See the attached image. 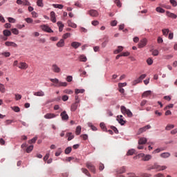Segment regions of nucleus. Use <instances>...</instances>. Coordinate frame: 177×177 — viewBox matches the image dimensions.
Listing matches in <instances>:
<instances>
[{
	"instance_id": "43",
	"label": "nucleus",
	"mask_w": 177,
	"mask_h": 177,
	"mask_svg": "<svg viewBox=\"0 0 177 177\" xmlns=\"http://www.w3.org/2000/svg\"><path fill=\"white\" fill-rule=\"evenodd\" d=\"M85 92V89H75V93L76 95H78V93H84Z\"/></svg>"
},
{
	"instance_id": "21",
	"label": "nucleus",
	"mask_w": 177,
	"mask_h": 177,
	"mask_svg": "<svg viewBox=\"0 0 177 177\" xmlns=\"http://www.w3.org/2000/svg\"><path fill=\"white\" fill-rule=\"evenodd\" d=\"M42 30L46 32H53V30H52V29L46 25L43 26Z\"/></svg>"
},
{
	"instance_id": "34",
	"label": "nucleus",
	"mask_w": 177,
	"mask_h": 177,
	"mask_svg": "<svg viewBox=\"0 0 177 177\" xmlns=\"http://www.w3.org/2000/svg\"><path fill=\"white\" fill-rule=\"evenodd\" d=\"M175 128V125L174 124H167L165 129L166 131H171V129H174Z\"/></svg>"
},
{
	"instance_id": "44",
	"label": "nucleus",
	"mask_w": 177,
	"mask_h": 177,
	"mask_svg": "<svg viewBox=\"0 0 177 177\" xmlns=\"http://www.w3.org/2000/svg\"><path fill=\"white\" fill-rule=\"evenodd\" d=\"M73 150V149L71 148V147H68L65 149V153L66 154H70L71 153V151Z\"/></svg>"
},
{
	"instance_id": "16",
	"label": "nucleus",
	"mask_w": 177,
	"mask_h": 177,
	"mask_svg": "<svg viewBox=\"0 0 177 177\" xmlns=\"http://www.w3.org/2000/svg\"><path fill=\"white\" fill-rule=\"evenodd\" d=\"M71 46L72 48H73L74 49H78V48H80V46H81V43L78 42V41H73L71 43Z\"/></svg>"
},
{
	"instance_id": "6",
	"label": "nucleus",
	"mask_w": 177,
	"mask_h": 177,
	"mask_svg": "<svg viewBox=\"0 0 177 177\" xmlns=\"http://www.w3.org/2000/svg\"><path fill=\"white\" fill-rule=\"evenodd\" d=\"M51 69H52V71H53V73H56L57 74H59V73L62 71V69L60 68V67H59V66H57V64H54L52 65Z\"/></svg>"
},
{
	"instance_id": "42",
	"label": "nucleus",
	"mask_w": 177,
	"mask_h": 177,
	"mask_svg": "<svg viewBox=\"0 0 177 177\" xmlns=\"http://www.w3.org/2000/svg\"><path fill=\"white\" fill-rule=\"evenodd\" d=\"M125 171H127V169L125 168V167H122L119 169L118 174H124L125 173Z\"/></svg>"
},
{
	"instance_id": "14",
	"label": "nucleus",
	"mask_w": 177,
	"mask_h": 177,
	"mask_svg": "<svg viewBox=\"0 0 177 177\" xmlns=\"http://www.w3.org/2000/svg\"><path fill=\"white\" fill-rule=\"evenodd\" d=\"M79 104H80V101H75L73 104H72L71 106V111H75V110H77V109L78 108Z\"/></svg>"
},
{
	"instance_id": "25",
	"label": "nucleus",
	"mask_w": 177,
	"mask_h": 177,
	"mask_svg": "<svg viewBox=\"0 0 177 177\" xmlns=\"http://www.w3.org/2000/svg\"><path fill=\"white\" fill-rule=\"evenodd\" d=\"M147 142V139L146 138H141L138 140L139 145H146Z\"/></svg>"
},
{
	"instance_id": "56",
	"label": "nucleus",
	"mask_w": 177,
	"mask_h": 177,
	"mask_svg": "<svg viewBox=\"0 0 177 177\" xmlns=\"http://www.w3.org/2000/svg\"><path fill=\"white\" fill-rule=\"evenodd\" d=\"M8 20L9 23H16V19H15L14 18L8 17Z\"/></svg>"
},
{
	"instance_id": "48",
	"label": "nucleus",
	"mask_w": 177,
	"mask_h": 177,
	"mask_svg": "<svg viewBox=\"0 0 177 177\" xmlns=\"http://www.w3.org/2000/svg\"><path fill=\"white\" fill-rule=\"evenodd\" d=\"M100 127L101 129H103V131H107V129L106 128V124H104V122L100 123Z\"/></svg>"
},
{
	"instance_id": "45",
	"label": "nucleus",
	"mask_w": 177,
	"mask_h": 177,
	"mask_svg": "<svg viewBox=\"0 0 177 177\" xmlns=\"http://www.w3.org/2000/svg\"><path fill=\"white\" fill-rule=\"evenodd\" d=\"M0 92H1V93H5L6 92L5 86L2 84H0Z\"/></svg>"
},
{
	"instance_id": "46",
	"label": "nucleus",
	"mask_w": 177,
	"mask_h": 177,
	"mask_svg": "<svg viewBox=\"0 0 177 177\" xmlns=\"http://www.w3.org/2000/svg\"><path fill=\"white\" fill-rule=\"evenodd\" d=\"M37 139H38V138L35 137L32 139L28 140L29 145H32V143H35L37 142Z\"/></svg>"
},
{
	"instance_id": "58",
	"label": "nucleus",
	"mask_w": 177,
	"mask_h": 177,
	"mask_svg": "<svg viewBox=\"0 0 177 177\" xmlns=\"http://www.w3.org/2000/svg\"><path fill=\"white\" fill-rule=\"evenodd\" d=\"M80 31V32H88V30L84 27H81Z\"/></svg>"
},
{
	"instance_id": "64",
	"label": "nucleus",
	"mask_w": 177,
	"mask_h": 177,
	"mask_svg": "<svg viewBox=\"0 0 177 177\" xmlns=\"http://www.w3.org/2000/svg\"><path fill=\"white\" fill-rule=\"evenodd\" d=\"M66 81L68 82H71V81H73V76H68L67 77H66Z\"/></svg>"
},
{
	"instance_id": "62",
	"label": "nucleus",
	"mask_w": 177,
	"mask_h": 177,
	"mask_svg": "<svg viewBox=\"0 0 177 177\" xmlns=\"http://www.w3.org/2000/svg\"><path fill=\"white\" fill-rule=\"evenodd\" d=\"M119 88H123V86H127V82L124 83H119L118 84Z\"/></svg>"
},
{
	"instance_id": "24",
	"label": "nucleus",
	"mask_w": 177,
	"mask_h": 177,
	"mask_svg": "<svg viewBox=\"0 0 177 177\" xmlns=\"http://www.w3.org/2000/svg\"><path fill=\"white\" fill-rule=\"evenodd\" d=\"M34 96H39V97L45 96V93L40 90L37 92H35Z\"/></svg>"
},
{
	"instance_id": "32",
	"label": "nucleus",
	"mask_w": 177,
	"mask_h": 177,
	"mask_svg": "<svg viewBox=\"0 0 177 177\" xmlns=\"http://www.w3.org/2000/svg\"><path fill=\"white\" fill-rule=\"evenodd\" d=\"M68 25L69 26V27H72V28H77V24L71 22V21L70 20L68 21Z\"/></svg>"
},
{
	"instance_id": "47",
	"label": "nucleus",
	"mask_w": 177,
	"mask_h": 177,
	"mask_svg": "<svg viewBox=\"0 0 177 177\" xmlns=\"http://www.w3.org/2000/svg\"><path fill=\"white\" fill-rule=\"evenodd\" d=\"M25 21H26V23H28L29 24L34 23V21L32 20V19L30 17L26 18Z\"/></svg>"
},
{
	"instance_id": "39",
	"label": "nucleus",
	"mask_w": 177,
	"mask_h": 177,
	"mask_svg": "<svg viewBox=\"0 0 177 177\" xmlns=\"http://www.w3.org/2000/svg\"><path fill=\"white\" fill-rule=\"evenodd\" d=\"M82 171L83 172V174H85V175H86L87 176H91V174H89V171H88V169L82 168Z\"/></svg>"
},
{
	"instance_id": "59",
	"label": "nucleus",
	"mask_w": 177,
	"mask_h": 177,
	"mask_svg": "<svg viewBox=\"0 0 177 177\" xmlns=\"http://www.w3.org/2000/svg\"><path fill=\"white\" fill-rule=\"evenodd\" d=\"M170 3L172 5V6H177V2L175 0H170Z\"/></svg>"
},
{
	"instance_id": "26",
	"label": "nucleus",
	"mask_w": 177,
	"mask_h": 177,
	"mask_svg": "<svg viewBox=\"0 0 177 177\" xmlns=\"http://www.w3.org/2000/svg\"><path fill=\"white\" fill-rule=\"evenodd\" d=\"M160 157L162 158H168L169 157H171V153L169 152H165L160 154Z\"/></svg>"
},
{
	"instance_id": "31",
	"label": "nucleus",
	"mask_w": 177,
	"mask_h": 177,
	"mask_svg": "<svg viewBox=\"0 0 177 177\" xmlns=\"http://www.w3.org/2000/svg\"><path fill=\"white\" fill-rule=\"evenodd\" d=\"M150 95H151V91H147L142 93V97H147V96H150Z\"/></svg>"
},
{
	"instance_id": "7",
	"label": "nucleus",
	"mask_w": 177,
	"mask_h": 177,
	"mask_svg": "<svg viewBox=\"0 0 177 177\" xmlns=\"http://www.w3.org/2000/svg\"><path fill=\"white\" fill-rule=\"evenodd\" d=\"M150 128H151V126H150V124H148L144 127H142V128L139 129L137 134L140 135L141 133H143V132H146V131H147V129H150Z\"/></svg>"
},
{
	"instance_id": "3",
	"label": "nucleus",
	"mask_w": 177,
	"mask_h": 177,
	"mask_svg": "<svg viewBox=\"0 0 177 177\" xmlns=\"http://www.w3.org/2000/svg\"><path fill=\"white\" fill-rule=\"evenodd\" d=\"M138 157L142 158V161H149V160H151L152 156L150 154H145V153H140L138 154Z\"/></svg>"
},
{
	"instance_id": "35",
	"label": "nucleus",
	"mask_w": 177,
	"mask_h": 177,
	"mask_svg": "<svg viewBox=\"0 0 177 177\" xmlns=\"http://www.w3.org/2000/svg\"><path fill=\"white\" fill-rule=\"evenodd\" d=\"M34 149V145H30L26 148V153H31Z\"/></svg>"
},
{
	"instance_id": "8",
	"label": "nucleus",
	"mask_w": 177,
	"mask_h": 177,
	"mask_svg": "<svg viewBox=\"0 0 177 177\" xmlns=\"http://www.w3.org/2000/svg\"><path fill=\"white\" fill-rule=\"evenodd\" d=\"M88 15H90L91 17H97L99 16V12L96 10H90L88 11Z\"/></svg>"
},
{
	"instance_id": "27",
	"label": "nucleus",
	"mask_w": 177,
	"mask_h": 177,
	"mask_svg": "<svg viewBox=\"0 0 177 177\" xmlns=\"http://www.w3.org/2000/svg\"><path fill=\"white\" fill-rule=\"evenodd\" d=\"M58 27H59V32H62V31H63V28L64 27V25L63 24V23H62V21H58L57 23Z\"/></svg>"
},
{
	"instance_id": "28",
	"label": "nucleus",
	"mask_w": 177,
	"mask_h": 177,
	"mask_svg": "<svg viewBox=\"0 0 177 177\" xmlns=\"http://www.w3.org/2000/svg\"><path fill=\"white\" fill-rule=\"evenodd\" d=\"M3 34L4 37H10V35H12V32H10L9 30H4L3 31Z\"/></svg>"
},
{
	"instance_id": "1",
	"label": "nucleus",
	"mask_w": 177,
	"mask_h": 177,
	"mask_svg": "<svg viewBox=\"0 0 177 177\" xmlns=\"http://www.w3.org/2000/svg\"><path fill=\"white\" fill-rule=\"evenodd\" d=\"M50 81L53 83L51 84V86H55V88H60V86H67L68 85L67 82H60L57 78L50 79Z\"/></svg>"
},
{
	"instance_id": "61",
	"label": "nucleus",
	"mask_w": 177,
	"mask_h": 177,
	"mask_svg": "<svg viewBox=\"0 0 177 177\" xmlns=\"http://www.w3.org/2000/svg\"><path fill=\"white\" fill-rule=\"evenodd\" d=\"M174 107V104H170L165 108V110H168V109H172Z\"/></svg>"
},
{
	"instance_id": "22",
	"label": "nucleus",
	"mask_w": 177,
	"mask_h": 177,
	"mask_svg": "<svg viewBox=\"0 0 177 177\" xmlns=\"http://www.w3.org/2000/svg\"><path fill=\"white\" fill-rule=\"evenodd\" d=\"M57 48H63L64 46V39H61L57 43Z\"/></svg>"
},
{
	"instance_id": "60",
	"label": "nucleus",
	"mask_w": 177,
	"mask_h": 177,
	"mask_svg": "<svg viewBox=\"0 0 177 177\" xmlns=\"http://www.w3.org/2000/svg\"><path fill=\"white\" fill-rule=\"evenodd\" d=\"M91 24L92 26H99V22L97 20H94L91 21Z\"/></svg>"
},
{
	"instance_id": "38",
	"label": "nucleus",
	"mask_w": 177,
	"mask_h": 177,
	"mask_svg": "<svg viewBox=\"0 0 177 177\" xmlns=\"http://www.w3.org/2000/svg\"><path fill=\"white\" fill-rule=\"evenodd\" d=\"M135 154V149H129L127 151V156H133Z\"/></svg>"
},
{
	"instance_id": "2",
	"label": "nucleus",
	"mask_w": 177,
	"mask_h": 177,
	"mask_svg": "<svg viewBox=\"0 0 177 177\" xmlns=\"http://www.w3.org/2000/svg\"><path fill=\"white\" fill-rule=\"evenodd\" d=\"M120 110L122 113V114H127L129 117H132L133 114H132V112L129 109H127V108L124 106H122L120 107Z\"/></svg>"
},
{
	"instance_id": "52",
	"label": "nucleus",
	"mask_w": 177,
	"mask_h": 177,
	"mask_svg": "<svg viewBox=\"0 0 177 177\" xmlns=\"http://www.w3.org/2000/svg\"><path fill=\"white\" fill-rule=\"evenodd\" d=\"M158 53H160L159 52H158V50H152V55H153V56H158Z\"/></svg>"
},
{
	"instance_id": "29",
	"label": "nucleus",
	"mask_w": 177,
	"mask_h": 177,
	"mask_svg": "<svg viewBox=\"0 0 177 177\" xmlns=\"http://www.w3.org/2000/svg\"><path fill=\"white\" fill-rule=\"evenodd\" d=\"M66 138H68V142H70V140H73V138H74V135H73V133H67L66 134Z\"/></svg>"
},
{
	"instance_id": "12",
	"label": "nucleus",
	"mask_w": 177,
	"mask_h": 177,
	"mask_svg": "<svg viewBox=\"0 0 177 177\" xmlns=\"http://www.w3.org/2000/svg\"><path fill=\"white\" fill-rule=\"evenodd\" d=\"M60 116L62 118V121H68V115L66 111H64L60 113Z\"/></svg>"
},
{
	"instance_id": "11",
	"label": "nucleus",
	"mask_w": 177,
	"mask_h": 177,
	"mask_svg": "<svg viewBox=\"0 0 177 177\" xmlns=\"http://www.w3.org/2000/svg\"><path fill=\"white\" fill-rule=\"evenodd\" d=\"M17 67L21 70H27V68H28V64H27L26 62H20Z\"/></svg>"
},
{
	"instance_id": "53",
	"label": "nucleus",
	"mask_w": 177,
	"mask_h": 177,
	"mask_svg": "<svg viewBox=\"0 0 177 177\" xmlns=\"http://www.w3.org/2000/svg\"><path fill=\"white\" fill-rule=\"evenodd\" d=\"M147 63L149 66H151V64H153V59L151 58H148L147 59Z\"/></svg>"
},
{
	"instance_id": "13",
	"label": "nucleus",
	"mask_w": 177,
	"mask_h": 177,
	"mask_svg": "<svg viewBox=\"0 0 177 177\" xmlns=\"http://www.w3.org/2000/svg\"><path fill=\"white\" fill-rule=\"evenodd\" d=\"M153 169H157L158 171H164V169H167V166H160L155 163L153 165Z\"/></svg>"
},
{
	"instance_id": "20",
	"label": "nucleus",
	"mask_w": 177,
	"mask_h": 177,
	"mask_svg": "<svg viewBox=\"0 0 177 177\" xmlns=\"http://www.w3.org/2000/svg\"><path fill=\"white\" fill-rule=\"evenodd\" d=\"M50 20L53 23H56V13L54 11L50 12Z\"/></svg>"
},
{
	"instance_id": "33",
	"label": "nucleus",
	"mask_w": 177,
	"mask_h": 177,
	"mask_svg": "<svg viewBox=\"0 0 177 177\" xmlns=\"http://www.w3.org/2000/svg\"><path fill=\"white\" fill-rule=\"evenodd\" d=\"M37 5L39 8H44V0H37Z\"/></svg>"
},
{
	"instance_id": "17",
	"label": "nucleus",
	"mask_w": 177,
	"mask_h": 177,
	"mask_svg": "<svg viewBox=\"0 0 177 177\" xmlns=\"http://www.w3.org/2000/svg\"><path fill=\"white\" fill-rule=\"evenodd\" d=\"M56 115L55 113H46L44 115V118H46V120H50L52 118H55Z\"/></svg>"
},
{
	"instance_id": "51",
	"label": "nucleus",
	"mask_w": 177,
	"mask_h": 177,
	"mask_svg": "<svg viewBox=\"0 0 177 177\" xmlns=\"http://www.w3.org/2000/svg\"><path fill=\"white\" fill-rule=\"evenodd\" d=\"M71 34H70V33H65L63 35L62 38L64 39H67V38H69V37H71Z\"/></svg>"
},
{
	"instance_id": "9",
	"label": "nucleus",
	"mask_w": 177,
	"mask_h": 177,
	"mask_svg": "<svg viewBox=\"0 0 177 177\" xmlns=\"http://www.w3.org/2000/svg\"><path fill=\"white\" fill-rule=\"evenodd\" d=\"M86 166L93 174H96V168L91 162H87Z\"/></svg>"
},
{
	"instance_id": "49",
	"label": "nucleus",
	"mask_w": 177,
	"mask_h": 177,
	"mask_svg": "<svg viewBox=\"0 0 177 177\" xmlns=\"http://www.w3.org/2000/svg\"><path fill=\"white\" fill-rule=\"evenodd\" d=\"M2 56H4L5 57H9L10 56V52H3L1 53Z\"/></svg>"
},
{
	"instance_id": "30",
	"label": "nucleus",
	"mask_w": 177,
	"mask_h": 177,
	"mask_svg": "<svg viewBox=\"0 0 177 177\" xmlns=\"http://www.w3.org/2000/svg\"><path fill=\"white\" fill-rule=\"evenodd\" d=\"M122 50H124V47L121 46H119L118 47V49H116L115 51H114V53L115 55H117V53H120V52H122Z\"/></svg>"
},
{
	"instance_id": "18",
	"label": "nucleus",
	"mask_w": 177,
	"mask_h": 177,
	"mask_svg": "<svg viewBox=\"0 0 177 177\" xmlns=\"http://www.w3.org/2000/svg\"><path fill=\"white\" fill-rule=\"evenodd\" d=\"M6 46H12V48H17V44L13 41H6Z\"/></svg>"
},
{
	"instance_id": "40",
	"label": "nucleus",
	"mask_w": 177,
	"mask_h": 177,
	"mask_svg": "<svg viewBox=\"0 0 177 177\" xmlns=\"http://www.w3.org/2000/svg\"><path fill=\"white\" fill-rule=\"evenodd\" d=\"M156 12H158L159 13H165V10H164L162 8L158 7L156 9Z\"/></svg>"
},
{
	"instance_id": "63",
	"label": "nucleus",
	"mask_w": 177,
	"mask_h": 177,
	"mask_svg": "<svg viewBox=\"0 0 177 177\" xmlns=\"http://www.w3.org/2000/svg\"><path fill=\"white\" fill-rule=\"evenodd\" d=\"M21 99V95L20 94H15V100H20Z\"/></svg>"
},
{
	"instance_id": "19",
	"label": "nucleus",
	"mask_w": 177,
	"mask_h": 177,
	"mask_svg": "<svg viewBox=\"0 0 177 177\" xmlns=\"http://www.w3.org/2000/svg\"><path fill=\"white\" fill-rule=\"evenodd\" d=\"M166 15L167 17H170L171 19H176L177 15H175L174 13H172L169 11L166 12Z\"/></svg>"
},
{
	"instance_id": "54",
	"label": "nucleus",
	"mask_w": 177,
	"mask_h": 177,
	"mask_svg": "<svg viewBox=\"0 0 177 177\" xmlns=\"http://www.w3.org/2000/svg\"><path fill=\"white\" fill-rule=\"evenodd\" d=\"M111 129H112V131H113V132H115V133H118V129H117V127L111 126Z\"/></svg>"
},
{
	"instance_id": "50",
	"label": "nucleus",
	"mask_w": 177,
	"mask_h": 177,
	"mask_svg": "<svg viewBox=\"0 0 177 177\" xmlns=\"http://www.w3.org/2000/svg\"><path fill=\"white\" fill-rule=\"evenodd\" d=\"M11 31L15 35H18L19 34V30H17V28H12Z\"/></svg>"
},
{
	"instance_id": "55",
	"label": "nucleus",
	"mask_w": 177,
	"mask_h": 177,
	"mask_svg": "<svg viewBox=\"0 0 177 177\" xmlns=\"http://www.w3.org/2000/svg\"><path fill=\"white\" fill-rule=\"evenodd\" d=\"M60 154H62V149H58L57 151L55 152V156L56 157H59V156H60Z\"/></svg>"
},
{
	"instance_id": "4",
	"label": "nucleus",
	"mask_w": 177,
	"mask_h": 177,
	"mask_svg": "<svg viewBox=\"0 0 177 177\" xmlns=\"http://www.w3.org/2000/svg\"><path fill=\"white\" fill-rule=\"evenodd\" d=\"M146 77H147V75H146V74L141 75L137 80L133 81V85H136V84H139V83L142 82V81H143V80H145V78H146Z\"/></svg>"
},
{
	"instance_id": "36",
	"label": "nucleus",
	"mask_w": 177,
	"mask_h": 177,
	"mask_svg": "<svg viewBox=\"0 0 177 177\" xmlns=\"http://www.w3.org/2000/svg\"><path fill=\"white\" fill-rule=\"evenodd\" d=\"M53 6L56 9H62L64 8V6L62 4H53Z\"/></svg>"
},
{
	"instance_id": "23",
	"label": "nucleus",
	"mask_w": 177,
	"mask_h": 177,
	"mask_svg": "<svg viewBox=\"0 0 177 177\" xmlns=\"http://www.w3.org/2000/svg\"><path fill=\"white\" fill-rule=\"evenodd\" d=\"M79 60L80 62H83L84 63H85L88 60V58H86V56H85V55H80L79 56Z\"/></svg>"
},
{
	"instance_id": "37",
	"label": "nucleus",
	"mask_w": 177,
	"mask_h": 177,
	"mask_svg": "<svg viewBox=\"0 0 177 177\" xmlns=\"http://www.w3.org/2000/svg\"><path fill=\"white\" fill-rule=\"evenodd\" d=\"M162 34L165 37H167L169 34V29H162Z\"/></svg>"
},
{
	"instance_id": "15",
	"label": "nucleus",
	"mask_w": 177,
	"mask_h": 177,
	"mask_svg": "<svg viewBox=\"0 0 177 177\" xmlns=\"http://www.w3.org/2000/svg\"><path fill=\"white\" fill-rule=\"evenodd\" d=\"M122 117H123L122 115H120L117 117V121H118L120 125H124L126 122L125 120H124V118H122Z\"/></svg>"
},
{
	"instance_id": "5",
	"label": "nucleus",
	"mask_w": 177,
	"mask_h": 177,
	"mask_svg": "<svg viewBox=\"0 0 177 177\" xmlns=\"http://www.w3.org/2000/svg\"><path fill=\"white\" fill-rule=\"evenodd\" d=\"M17 5H23V6H30L31 3L28 0H17Z\"/></svg>"
},
{
	"instance_id": "10",
	"label": "nucleus",
	"mask_w": 177,
	"mask_h": 177,
	"mask_svg": "<svg viewBox=\"0 0 177 177\" xmlns=\"http://www.w3.org/2000/svg\"><path fill=\"white\" fill-rule=\"evenodd\" d=\"M147 45V39L144 38L140 40V41L138 44V48H145Z\"/></svg>"
},
{
	"instance_id": "57",
	"label": "nucleus",
	"mask_w": 177,
	"mask_h": 177,
	"mask_svg": "<svg viewBox=\"0 0 177 177\" xmlns=\"http://www.w3.org/2000/svg\"><path fill=\"white\" fill-rule=\"evenodd\" d=\"M115 3L117 5V6H118V8H121L122 4H121V1H120V0H115Z\"/></svg>"
},
{
	"instance_id": "41",
	"label": "nucleus",
	"mask_w": 177,
	"mask_h": 177,
	"mask_svg": "<svg viewBox=\"0 0 177 177\" xmlns=\"http://www.w3.org/2000/svg\"><path fill=\"white\" fill-rule=\"evenodd\" d=\"M76 135H80L81 134V126H77L75 130Z\"/></svg>"
}]
</instances>
